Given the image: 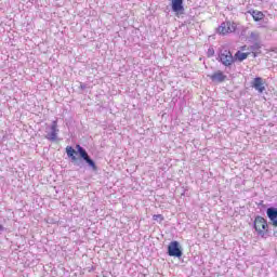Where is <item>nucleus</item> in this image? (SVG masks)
<instances>
[{"mask_svg":"<svg viewBox=\"0 0 277 277\" xmlns=\"http://www.w3.org/2000/svg\"><path fill=\"white\" fill-rule=\"evenodd\" d=\"M76 148L77 150H75L72 146L66 147V154L67 157L71 159V163L78 168H83V161H85L93 172H98L96 162L92 159V157H90L85 148H83L81 145H77Z\"/></svg>","mask_w":277,"mask_h":277,"instance_id":"obj_1","label":"nucleus"},{"mask_svg":"<svg viewBox=\"0 0 277 277\" xmlns=\"http://www.w3.org/2000/svg\"><path fill=\"white\" fill-rule=\"evenodd\" d=\"M253 228L259 237H265V235H267L269 225L267 224V220H265V217L256 215L253 221Z\"/></svg>","mask_w":277,"mask_h":277,"instance_id":"obj_2","label":"nucleus"},{"mask_svg":"<svg viewBox=\"0 0 277 277\" xmlns=\"http://www.w3.org/2000/svg\"><path fill=\"white\" fill-rule=\"evenodd\" d=\"M168 256H174L175 259H181L183 256V247H181V242L173 240L168 245L167 250Z\"/></svg>","mask_w":277,"mask_h":277,"instance_id":"obj_3","label":"nucleus"},{"mask_svg":"<svg viewBox=\"0 0 277 277\" xmlns=\"http://www.w3.org/2000/svg\"><path fill=\"white\" fill-rule=\"evenodd\" d=\"M219 62L223 64V66H226L227 68H230L233 64H235V57L233 56V53L230 50H223L219 54Z\"/></svg>","mask_w":277,"mask_h":277,"instance_id":"obj_4","label":"nucleus"},{"mask_svg":"<svg viewBox=\"0 0 277 277\" xmlns=\"http://www.w3.org/2000/svg\"><path fill=\"white\" fill-rule=\"evenodd\" d=\"M45 140H49V142H57V133H60V129H57V120L52 121L50 132L45 130Z\"/></svg>","mask_w":277,"mask_h":277,"instance_id":"obj_5","label":"nucleus"},{"mask_svg":"<svg viewBox=\"0 0 277 277\" xmlns=\"http://www.w3.org/2000/svg\"><path fill=\"white\" fill-rule=\"evenodd\" d=\"M184 0H171V10L174 12L175 16H181L185 14V6L183 5Z\"/></svg>","mask_w":277,"mask_h":277,"instance_id":"obj_6","label":"nucleus"},{"mask_svg":"<svg viewBox=\"0 0 277 277\" xmlns=\"http://www.w3.org/2000/svg\"><path fill=\"white\" fill-rule=\"evenodd\" d=\"M233 31H235V25L230 24V22H223L217 28V34L221 36L233 34Z\"/></svg>","mask_w":277,"mask_h":277,"instance_id":"obj_7","label":"nucleus"},{"mask_svg":"<svg viewBox=\"0 0 277 277\" xmlns=\"http://www.w3.org/2000/svg\"><path fill=\"white\" fill-rule=\"evenodd\" d=\"M209 79H211L212 83H224L226 81L227 76L224 75V71L217 70L211 75H208Z\"/></svg>","mask_w":277,"mask_h":277,"instance_id":"obj_8","label":"nucleus"},{"mask_svg":"<svg viewBox=\"0 0 277 277\" xmlns=\"http://www.w3.org/2000/svg\"><path fill=\"white\" fill-rule=\"evenodd\" d=\"M251 87H253L254 90L260 92V94H263V92H265V82H263V78L261 77L254 78L253 81L251 82Z\"/></svg>","mask_w":277,"mask_h":277,"instance_id":"obj_9","label":"nucleus"},{"mask_svg":"<svg viewBox=\"0 0 277 277\" xmlns=\"http://www.w3.org/2000/svg\"><path fill=\"white\" fill-rule=\"evenodd\" d=\"M266 215L272 222L273 226L277 228V208L269 207L266 209Z\"/></svg>","mask_w":277,"mask_h":277,"instance_id":"obj_10","label":"nucleus"},{"mask_svg":"<svg viewBox=\"0 0 277 277\" xmlns=\"http://www.w3.org/2000/svg\"><path fill=\"white\" fill-rule=\"evenodd\" d=\"M249 14H251L255 23H259V21H263V18H265V14H263V12L261 11L252 10V11H249Z\"/></svg>","mask_w":277,"mask_h":277,"instance_id":"obj_11","label":"nucleus"},{"mask_svg":"<svg viewBox=\"0 0 277 277\" xmlns=\"http://www.w3.org/2000/svg\"><path fill=\"white\" fill-rule=\"evenodd\" d=\"M249 51L253 54V57H259L261 55V43L255 42L249 47Z\"/></svg>","mask_w":277,"mask_h":277,"instance_id":"obj_12","label":"nucleus"},{"mask_svg":"<svg viewBox=\"0 0 277 277\" xmlns=\"http://www.w3.org/2000/svg\"><path fill=\"white\" fill-rule=\"evenodd\" d=\"M248 55H250V53L237 51L235 53L234 60H237L238 62H243L245 60H248Z\"/></svg>","mask_w":277,"mask_h":277,"instance_id":"obj_13","label":"nucleus"},{"mask_svg":"<svg viewBox=\"0 0 277 277\" xmlns=\"http://www.w3.org/2000/svg\"><path fill=\"white\" fill-rule=\"evenodd\" d=\"M153 220H155V221L160 220V222H163V215H161V214H155V215L153 216Z\"/></svg>","mask_w":277,"mask_h":277,"instance_id":"obj_14","label":"nucleus"},{"mask_svg":"<svg viewBox=\"0 0 277 277\" xmlns=\"http://www.w3.org/2000/svg\"><path fill=\"white\" fill-rule=\"evenodd\" d=\"M250 38H251V40H259V34H256V32H251V34H250Z\"/></svg>","mask_w":277,"mask_h":277,"instance_id":"obj_15","label":"nucleus"},{"mask_svg":"<svg viewBox=\"0 0 277 277\" xmlns=\"http://www.w3.org/2000/svg\"><path fill=\"white\" fill-rule=\"evenodd\" d=\"M214 54H215L214 50H211V49L208 50L209 57L213 56Z\"/></svg>","mask_w":277,"mask_h":277,"instance_id":"obj_16","label":"nucleus"},{"mask_svg":"<svg viewBox=\"0 0 277 277\" xmlns=\"http://www.w3.org/2000/svg\"><path fill=\"white\" fill-rule=\"evenodd\" d=\"M88 88V84L80 82V90H85Z\"/></svg>","mask_w":277,"mask_h":277,"instance_id":"obj_17","label":"nucleus"},{"mask_svg":"<svg viewBox=\"0 0 277 277\" xmlns=\"http://www.w3.org/2000/svg\"><path fill=\"white\" fill-rule=\"evenodd\" d=\"M1 230H5V227H3V225L0 224V232Z\"/></svg>","mask_w":277,"mask_h":277,"instance_id":"obj_18","label":"nucleus"}]
</instances>
